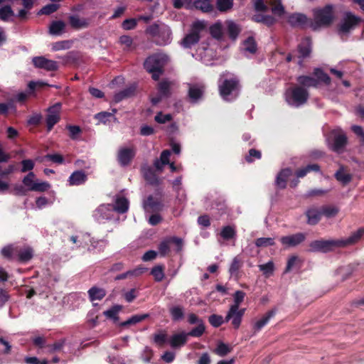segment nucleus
Listing matches in <instances>:
<instances>
[{"instance_id":"obj_1","label":"nucleus","mask_w":364,"mask_h":364,"mask_svg":"<svg viewBox=\"0 0 364 364\" xmlns=\"http://www.w3.org/2000/svg\"><path fill=\"white\" fill-rule=\"evenodd\" d=\"M364 234V229H360L347 239L315 240L311 242L310 247L314 251L328 252L336 247H346L358 242Z\"/></svg>"},{"instance_id":"obj_2","label":"nucleus","mask_w":364,"mask_h":364,"mask_svg":"<svg viewBox=\"0 0 364 364\" xmlns=\"http://www.w3.org/2000/svg\"><path fill=\"white\" fill-rule=\"evenodd\" d=\"M218 87L223 99L232 101L238 95L239 80L228 73H223L220 77Z\"/></svg>"},{"instance_id":"obj_3","label":"nucleus","mask_w":364,"mask_h":364,"mask_svg":"<svg viewBox=\"0 0 364 364\" xmlns=\"http://www.w3.org/2000/svg\"><path fill=\"white\" fill-rule=\"evenodd\" d=\"M168 58L165 54H155L149 56L144 62V68L147 72L151 74L154 80L159 79L162 74L163 67L167 63Z\"/></svg>"},{"instance_id":"obj_4","label":"nucleus","mask_w":364,"mask_h":364,"mask_svg":"<svg viewBox=\"0 0 364 364\" xmlns=\"http://www.w3.org/2000/svg\"><path fill=\"white\" fill-rule=\"evenodd\" d=\"M309 92L306 88L299 85H296L292 88L288 89L285 92V100L287 102L293 107H298L307 102Z\"/></svg>"},{"instance_id":"obj_5","label":"nucleus","mask_w":364,"mask_h":364,"mask_svg":"<svg viewBox=\"0 0 364 364\" xmlns=\"http://www.w3.org/2000/svg\"><path fill=\"white\" fill-rule=\"evenodd\" d=\"M254 6L257 11L270 9L273 15L278 18L284 17L286 14L282 0H254Z\"/></svg>"},{"instance_id":"obj_6","label":"nucleus","mask_w":364,"mask_h":364,"mask_svg":"<svg viewBox=\"0 0 364 364\" xmlns=\"http://www.w3.org/2000/svg\"><path fill=\"white\" fill-rule=\"evenodd\" d=\"M314 77L308 75L299 76L297 77V82L299 86L307 88L316 87L319 82H323L326 85H329L331 82L329 76L318 68L314 70Z\"/></svg>"},{"instance_id":"obj_7","label":"nucleus","mask_w":364,"mask_h":364,"mask_svg":"<svg viewBox=\"0 0 364 364\" xmlns=\"http://www.w3.org/2000/svg\"><path fill=\"white\" fill-rule=\"evenodd\" d=\"M333 20V6L327 5L321 9L314 10V23L311 26L316 30L318 27L330 25Z\"/></svg>"},{"instance_id":"obj_8","label":"nucleus","mask_w":364,"mask_h":364,"mask_svg":"<svg viewBox=\"0 0 364 364\" xmlns=\"http://www.w3.org/2000/svg\"><path fill=\"white\" fill-rule=\"evenodd\" d=\"M205 28L204 23L201 21H196L193 23L191 31L182 40L181 45L186 48H189L196 45L200 40V33Z\"/></svg>"},{"instance_id":"obj_9","label":"nucleus","mask_w":364,"mask_h":364,"mask_svg":"<svg viewBox=\"0 0 364 364\" xmlns=\"http://www.w3.org/2000/svg\"><path fill=\"white\" fill-rule=\"evenodd\" d=\"M360 21V18L355 16L350 12H346L345 16L340 23L339 32L341 34H347L353 29Z\"/></svg>"},{"instance_id":"obj_10","label":"nucleus","mask_w":364,"mask_h":364,"mask_svg":"<svg viewBox=\"0 0 364 364\" xmlns=\"http://www.w3.org/2000/svg\"><path fill=\"white\" fill-rule=\"evenodd\" d=\"M245 309H240L236 306H230L225 318V321H231L232 325L235 328H238L240 326L242 318L245 314Z\"/></svg>"},{"instance_id":"obj_11","label":"nucleus","mask_w":364,"mask_h":364,"mask_svg":"<svg viewBox=\"0 0 364 364\" xmlns=\"http://www.w3.org/2000/svg\"><path fill=\"white\" fill-rule=\"evenodd\" d=\"M23 183L28 191H44L46 190V183L40 182L32 172L24 177Z\"/></svg>"},{"instance_id":"obj_12","label":"nucleus","mask_w":364,"mask_h":364,"mask_svg":"<svg viewBox=\"0 0 364 364\" xmlns=\"http://www.w3.org/2000/svg\"><path fill=\"white\" fill-rule=\"evenodd\" d=\"M113 211V207L110 204H103L95 210L94 217L99 223H103L112 218Z\"/></svg>"},{"instance_id":"obj_13","label":"nucleus","mask_w":364,"mask_h":364,"mask_svg":"<svg viewBox=\"0 0 364 364\" xmlns=\"http://www.w3.org/2000/svg\"><path fill=\"white\" fill-rule=\"evenodd\" d=\"M60 109L61 104L56 103L47 109V132L50 131L60 120Z\"/></svg>"},{"instance_id":"obj_14","label":"nucleus","mask_w":364,"mask_h":364,"mask_svg":"<svg viewBox=\"0 0 364 364\" xmlns=\"http://www.w3.org/2000/svg\"><path fill=\"white\" fill-rule=\"evenodd\" d=\"M175 244L176 246V251H180L182 247V240L178 237H171L162 241L159 246V252L164 256L167 255L171 250V245Z\"/></svg>"},{"instance_id":"obj_15","label":"nucleus","mask_w":364,"mask_h":364,"mask_svg":"<svg viewBox=\"0 0 364 364\" xmlns=\"http://www.w3.org/2000/svg\"><path fill=\"white\" fill-rule=\"evenodd\" d=\"M135 156V150L133 148L123 147L119 149L117 160L121 166H125L130 164Z\"/></svg>"},{"instance_id":"obj_16","label":"nucleus","mask_w":364,"mask_h":364,"mask_svg":"<svg viewBox=\"0 0 364 364\" xmlns=\"http://www.w3.org/2000/svg\"><path fill=\"white\" fill-rule=\"evenodd\" d=\"M305 238V234L299 232L294 235L282 237L280 239V242L285 247H290L299 245Z\"/></svg>"},{"instance_id":"obj_17","label":"nucleus","mask_w":364,"mask_h":364,"mask_svg":"<svg viewBox=\"0 0 364 364\" xmlns=\"http://www.w3.org/2000/svg\"><path fill=\"white\" fill-rule=\"evenodd\" d=\"M287 22L293 27H303L308 23L306 15L300 13H294L287 16Z\"/></svg>"},{"instance_id":"obj_18","label":"nucleus","mask_w":364,"mask_h":364,"mask_svg":"<svg viewBox=\"0 0 364 364\" xmlns=\"http://www.w3.org/2000/svg\"><path fill=\"white\" fill-rule=\"evenodd\" d=\"M307 223L311 225H316L323 216L321 208L311 207L306 211Z\"/></svg>"},{"instance_id":"obj_19","label":"nucleus","mask_w":364,"mask_h":364,"mask_svg":"<svg viewBox=\"0 0 364 364\" xmlns=\"http://www.w3.org/2000/svg\"><path fill=\"white\" fill-rule=\"evenodd\" d=\"M188 339V334L182 331L178 333L173 334L168 340V343L171 348H178L184 346Z\"/></svg>"},{"instance_id":"obj_20","label":"nucleus","mask_w":364,"mask_h":364,"mask_svg":"<svg viewBox=\"0 0 364 364\" xmlns=\"http://www.w3.org/2000/svg\"><path fill=\"white\" fill-rule=\"evenodd\" d=\"M7 1L0 0V20L4 21H8L14 16V13Z\"/></svg>"},{"instance_id":"obj_21","label":"nucleus","mask_w":364,"mask_h":364,"mask_svg":"<svg viewBox=\"0 0 364 364\" xmlns=\"http://www.w3.org/2000/svg\"><path fill=\"white\" fill-rule=\"evenodd\" d=\"M204 86L202 84L190 85L188 96L193 102L198 101L203 96Z\"/></svg>"},{"instance_id":"obj_22","label":"nucleus","mask_w":364,"mask_h":364,"mask_svg":"<svg viewBox=\"0 0 364 364\" xmlns=\"http://www.w3.org/2000/svg\"><path fill=\"white\" fill-rule=\"evenodd\" d=\"M143 208L146 212L151 213L159 210L161 208V205L159 201L154 199L152 196H149L148 198L144 201Z\"/></svg>"},{"instance_id":"obj_23","label":"nucleus","mask_w":364,"mask_h":364,"mask_svg":"<svg viewBox=\"0 0 364 364\" xmlns=\"http://www.w3.org/2000/svg\"><path fill=\"white\" fill-rule=\"evenodd\" d=\"M87 180V175L82 171L73 172L69 177V183L71 186H79L84 183Z\"/></svg>"},{"instance_id":"obj_24","label":"nucleus","mask_w":364,"mask_h":364,"mask_svg":"<svg viewBox=\"0 0 364 364\" xmlns=\"http://www.w3.org/2000/svg\"><path fill=\"white\" fill-rule=\"evenodd\" d=\"M44 85V83L41 81H31L28 83V88H29V92H20L16 95V100L19 102H23L28 96V95H31V92L36 90H38V88L43 87Z\"/></svg>"},{"instance_id":"obj_25","label":"nucleus","mask_w":364,"mask_h":364,"mask_svg":"<svg viewBox=\"0 0 364 364\" xmlns=\"http://www.w3.org/2000/svg\"><path fill=\"white\" fill-rule=\"evenodd\" d=\"M70 24L74 28L82 29L90 25V19L81 18L78 16H72L70 17Z\"/></svg>"},{"instance_id":"obj_26","label":"nucleus","mask_w":364,"mask_h":364,"mask_svg":"<svg viewBox=\"0 0 364 364\" xmlns=\"http://www.w3.org/2000/svg\"><path fill=\"white\" fill-rule=\"evenodd\" d=\"M290 168L282 169L276 178V185L279 188H284L287 186V178L291 175Z\"/></svg>"},{"instance_id":"obj_27","label":"nucleus","mask_w":364,"mask_h":364,"mask_svg":"<svg viewBox=\"0 0 364 364\" xmlns=\"http://www.w3.org/2000/svg\"><path fill=\"white\" fill-rule=\"evenodd\" d=\"M129 209V200L122 196H119L116 198L115 205L113 207L114 211L119 213H124Z\"/></svg>"},{"instance_id":"obj_28","label":"nucleus","mask_w":364,"mask_h":364,"mask_svg":"<svg viewBox=\"0 0 364 364\" xmlns=\"http://www.w3.org/2000/svg\"><path fill=\"white\" fill-rule=\"evenodd\" d=\"M276 314V310L272 309L267 312L262 318L257 321L254 324V328L255 331L261 330Z\"/></svg>"},{"instance_id":"obj_29","label":"nucleus","mask_w":364,"mask_h":364,"mask_svg":"<svg viewBox=\"0 0 364 364\" xmlns=\"http://www.w3.org/2000/svg\"><path fill=\"white\" fill-rule=\"evenodd\" d=\"M347 143V137L343 134L340 133L335 136L332 149L333 151L340 152Z\"/></svg>"},{"instance_id":"obj_30","label":"nucleus","mask_w":364,"mask_h":364,"mask_svg":"<svg viewBox=\"0 0 364 364\" xmlns=\"http://www.w3.org/2000/svg\"><path fill=\"white\" fill-rule=\"evenodd\" d=\"M88 295L90 301L101 300L106 295V291L104 289L93 287L88 291Z\"/></svg>"},{"instance_id":"obj_31","label":"nucleus","mask_w":364,"mask_h":364,"mask_svg":"<svg viewBox=\"0 0 364 364\" xmlns=\"http://www.w3.org/2000/svg\"><path fill=\"white\" fill-rule=\"evenodd\" d=\"M225 23L227 26V31L230 37L235 40L241 31L240 27L232 21H227Z\"/></svg>"},{"instance_id":"obj_32","label":"nucleus","mask_w":364,"mask_h":364,"mask_svg":"<svg viewBox=\"0 0 364 364\" xmlns=\"http://www.w3.org/2000/svg\"><path fill=\"white\" fill-rule=\"evenodd\" d=\"M252 20L257 23H262L267 26L273 25L276 21L275 18L273 16L262 14L254 15L252 16Z\"/></svg>"},{"instance_id":"obj_33","label":"nucleus","mask_w":364,"mask_h":364,"mask_svg":"<svg viewBox=\"0 0 364 364\" xmlns=\"http://www.w3.org/2000/svg\"><path fill=\"white\" fill-rule=\"evenodd\" d=\"M16 255L20 261L26 262L33 257V250L29 247H25L21 249L17 247Z\"/></svg>"},{"instance_id":"obj_34","label":"nucleus","mask_w":364,"mask_h":364,"mask_svg":"<svg viewBox=\"0 0 364 364\" xmlns=\"http://www.w3.org/2000/svg\"><path fill=\"white\" fill-rule=\"evenodd\" d=\"M65 23L62 21H53L50 25L49 32L53 35H60L65 28Z\"/></svg>"},{"instance_id":"obj_35","label":"nucleus","mask_w":364,"mask_h":364,"mask_svg":"<svg viewBox=\"0 0 364 364\" xmlns=\"http://www.w3.org/2000/svg\"><path fill=\"white\" fill-rule=\"evenodd\" d=\"M258 267L266 278L272 276L274 274V264L272 261H269L266 264H259Z\"/></svg>"},{"instance_id":"obj_36","label":"nucleus","mask_w":364,"mask_h":364,"mask_svg":"<svg viewBox=\"0 0 364 364\" xmlns=\"http://www.w3.org/2000/svg\"><path fill=\"white\" fill-rule=\"evenodd\" d=\"M299 51L302 57H306L311 52V40L305 38L299 45Z\"/></svg>"},{"instance_id":"obj_37","label":"nucleus","mask_w":364,"mask_h":364,"mask_svg":"<svg viewBox=\"0 0 364 364\" xmlns=\"http://www.w3.org/2000/svg\"><path fill=\"white\" fill-rule=\"evenodd\" d=\"M242 264V262L238 257H234L229 269L230 275L237 277L239 274V269L241 268Z\"/></svg>"},{"instance_id":"obj_38","label":"nucleus","mask_w":364,"mask_h":364,"mask_svg":"<svg viewBox=\"0 0 364 364\" xmlns=\"http://www.w3.org/2000/svg\"><path fill=\"white\" fill-rule=\"evenodd\" d=\"M194 6L203 12H209L213 10V6L210 0H196L194 1Z\"/></svg>"},{"instance_id":"obj_39","label":"nucleus","mask_w":364,"mask_h":364,"mask_svg":"<svg viewBox=\"0 0 364 364\" xmlns=\"http://www.w3.org/2000/svg\"><path fill=\"white\" fill-rule=\"evenodd\" d=\"M242 48L245 52L250 53H255L257 49L255 41L252 37H249L243 42Z\"/></svg>"},{"instance_id":"obj_40","label":"nucleus","mask_w":364,"mask_h":364,"mask_svg":"<svg viewBox=\"0 0 364 364\" xmlns=\"http://www.w3.org/2000/svg\"><path fill=\"white\" fill-rule=\"evenodd\" d=\"M323 216L328 218L335 217L338 213V208L333 205H325L321 207Z\"/></svg>"},{"instance_id":"obj_41","label":"nucleus","mask_w":364,"mask_h":364,"mask_svg":"<svg viewBox=\"0 0 364 364\" xmlns=\"http://www.w3.org/2000/svg\"><path fill=\"white\" fill-rule=\"evenodd\" d=\"M318 171L319 166L317 164H311L308 165L304 168H302L296 171L297 178H303L304 177L307 173L310 171Z\"/></svg>"},{"instance_id":"obj_42","label":"nucleus","mask_w":364,"mask_h":364,"mask_svg":"<svg viewBox=\"0 0 364 364\" xmlns=\"http://www.w3.org/2000/svg\"><path fill=\"white\" fill-rule=\"evenodd\" d=\"M170 314L173 321H179L183 318L184 311L181 306H173L170 309Z\"/></svg>"},{"instance_id":"obj_43","label":"nucleus","mask_w":364,"mask_h":364,"mask_svg":"<svg viewBox=\"0 0 364 364\" xmlns=\"http://www.w3.org/2000/svg\"><path fill=\"white\" fill-rule=\"evenodd\" d=\"M159 36L162 38V41L160 42V44L166 45L168 43L171 36L170 28L166 26L161 27V33Z\"/></svg>"},{"instance_id":"obj_44","label":"nucleus","mask_w":364,"mask_h":364,"mask_svg":"<svg viewBox=\"0 0 364 364\" xmlns=\"http://www.w3.org/2000/svg\"><path fill=\"white\" fill-rule=\"evenodd\" d=\"M205 326L204 325V323H200L197 324L196 327L193 328L190 332L186 333L188 336H193V337H200L201 336L203 333L205 332Z\"/></svg>"},{"instance_id":"obj_45","label":"nucleus","mask_w":364,"mask_h":364,"mask_svg":"<svg viewBox=\"0 0 364 364\" xmlns=\"http://www.w3.org/2000/svg\"><path fill=\"white\" fill-rule=\"evenodd\" d=\"M148 317V314H141V315H134L132 316L130 318L127 320L126 321L121 323V326H125L128 325H134L137 323L141 322L144 319Z\"/></svg>"},{"instance_id":"obj_46","label":"nucleus","mask_w":364,"mask_h":364,"mask_svg":"<svg viewBox=\"0 0 364 364\" xmlns=\"http://www.w3.org/2000/svg\"><path fill=\"white\" fill-rule=\"evenodd\" d=\"M210 33L213 37L215 38H220L223 36V26L221 23H216L213 24L210 28Z\"/></svg>"},{"instance_id":"obj_47","label":"nucleus","mask_w":364,"mask_h":364,"mask_svg":"<svg viewBox=\"0 0 364 364\" xmlns=\"http://www.w3.org/2000/svg\"><path fill=\"white\" fill-rule=\"evenodd\" d=\"M17 247L12 245H8L2 248L1 254L4 257L9 259L14 258L16 255Z\"/></svg>"},{"instance_id":"obj_48","label":"nucleus","mask_w":364,"mask_h":364,"mask_svg":"<svg viewBox=\"0 0 364 364\" xmlns=\"http://www.w3.org/2000/svg\"><path fill=\"white\" fill-rule=\"evenodd\" d=\"M144 176L145 179L151 184L157 183V177L151 168H147L144 170Z\"/></svg>"},{"instance_id":"obj_49","label":"nucleus","mask_w":364,"mask_h":364,"mask_svg":"<svg viewBox=\"0 0 364 364\" xmlns=\"http://www.w3.org/2000/svg\"><path fill=\"white\" fill-rule=\"evenodd\" d=\"M233 0H217V8L220 11H226L232 9Z\"/></svg>"},{"instance_id":"obj_50","label":"nucleus","mask_w":364,"mask_h":364,"mask_svg":"<svg viewBox=\"0 0 364 364\" xmlns=\"http://www.w3.org/2000/svg\"><path fill=\"white\" fill-rule=\"evenodd\" d=\"M220 235L223 239L229 240L235 237V230L231 226H225L222 229Z\"/></svg>"},{"instance_id":"obj_51","label":"nucleus","mask_w":364,"mask_h":364,"mask_svg":"<svg viewBox=\"0 0 364 364\" xmlns=\"http://www.w3.org/2000/svg\"><path fill=\"white\" fill-rule=\"evenodd\" d=\"M338 181L346 184L350 181V176L346 173L343 168H341L335 174Z\"/></svg>"},{"instance_id":"obj_52","label":"nucleus","mask_w":364,"mask_h":364,"mask_svg":"<svg viewBox=\"0 0 364 364\" xmlns=\"http://www.w3.org/2000/svg\"><path fill=\"white\" fill-rule=\"evenodd\" d=\"M71 47V42L69 41H62L52 44V50L54 51L66 50Z\"/></svg>"},{"instance_id":"obj_53","label":"nucleus","mask_w":364,"mask_h":364,"mask_svg":"<svg viewBox=\"0 0 364 364\" xmlns=\"http://www.w3.org/2000/svg\"><path fill=\"white\" fill-rule=\"evenodd\" d=\"M133 93L134 89L130 87L117 93L114 97V100L116 102H119L124 98L130 97Z\"/></svg>"},{"instance_id":"obj_54","label":"nucleus","mask_w":364,"mask_h":364,"mask_svg":"<svg viewBox=\"0 0 364 364\" xmlns=\"http://www.w3.org/2000/svg\"><path fill=\"white\" fill-rule=\"evenodd\" d=\"M63 0H47V14L56 11L60 8V3Z\"/></svg>"},{"instance_id":"obj_55","label":"nucleus","mask_w":364,"mask_h":364,"mask_svg":"<svg viewBox=\"0 0 364 364\" xmlns=\"http://www.w3.org/2000/svg\"><path fill=\"white\" fill-rule=\"evenodd\" d=\"M121 309H122V306L114 305L111 309L105 311L104 312V314L107 318L116 319L117 315L118 314V313L120 311Z\"/></svg>"},{"instance_id":"obj_56","label":"nucleus","mask_w":364,"mask_h":364,"mask_svg":"<svg viewBox=\"0 0 364 364\" xmlns=\"http://www.w3.org/2000/svg\"><path fill=\"white\" fill-rule=\"evenodd\" d=\"M255 245L257 247L272 246L274 245V241L272 237H260L256 240Z\"/></svg>"},{"instance_id":"obj_57","label":"nucleus","mask_w":364,"mask_h":364,"mask_svg":"<svg viewBox=\"0 0 364 364\" xmlns=\"http://www.w3.org/2000/svg\"><path fill=\"white\" fill-rule=\"evenodd\" d=\"M144 268H137L132 271H128L126 273L117 276L116 279H124L129 276H139L144 272Z\"/></svg>"},{"instance_id":"obj_58","label":"nucleus","mask_w":364,"mask_h":364,"mask_svg":"<svg viewBox=\"0 0 364 364\" xmlns=\"http://www.w3.org/2000/svg\"><path fill=\"white\" fill-rule=\"evenodd\" d=\"M208 321L214 327H218L222 325L225 321V318L222 316L213 314L209 316Z\"/></svg>"},{"instance_id":"obj_59","label":"nucleus","mask_w":364,"mask_h":364,"mask_svg":"<svg viewBox=\"0 0 364 364\" xmlns=\"http://www.w3.org/2000/svg\"><path fill=\"white\" fill-rule=\"evenodd\" d=\"M151 274L157 282L161 281L164 277V268L161 266H156L151 269Z\"/></svg>"},{"instance_id":"obj_60","label":"nucleus","mask_w":364,"mask_h":364,"mask_svg":"<svg viewBox=\"0 0 364 364\" xmlns=\"http://www.w3.org/2000/svg\"><path fill=\"white\" fill-rule=\"evenodd\" d=\"M245 296V293L242 291H236L233 294L234 303L231 306H236L240 307V304L243 301Z\"/></svg>"},{"instance_id":"obj_61","label":"nucleus","mask_w":364,"mask_h":364,"mask_svg":"<svg viewBox=\"0 0 364 364\" xmlns=\"http://www.w3.org/2000/svg\"><path fill=\"white\" fill-rule=\"evenodd\" d=\"M230 351V348L223 343H219L217 348L215 349V353L220 356H224L227 355Z\"/></svg>"},{"instance_id":"obj_62","label":"nucleus","mask_w":364,"mask_h":364,"mask_svg":"<svg viewBox=\"0 0 364 364\" xmlns=\"http://www.w3.org/2000/svg\"><path fill=\"white\" fill-rule=\"evenodd\" d=\"M114 112V109L113 110V113L108 112H102L95 114V119H98L99 122L105 124L109 120V118L113 117Z\"/></svg>"},{"instance_id":"obj_63","label":"nucleus","mask_w":364,"mask_h":364,"mask_svg":"<svg viewBox=\"0 0 364 364\" xmlns=\"http://www.w3.org/2000/svg\"><path fill=\"white\" fill-rule=\"evenodd\" d=\"M171 87V82L167 80H163L159 84V91L161 95L165 96L168 94Z\"/></svg>"},{"instance_id":"obj_64","label":"nucleus","mask_w":364,"mask_h":364,"mask_svg":"<svg viewBox=\"0 0 364 364\" xmlns=\"http://www.w3.org/2000/svg\"><path fill=\"white\" fill-rule=\"evenodd\" d=\"M172 119V116L170 114H164L162 112H159L155 116V120L160 124H164Z\"/></svg>"}]
</instances>
